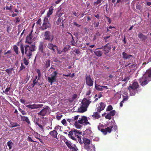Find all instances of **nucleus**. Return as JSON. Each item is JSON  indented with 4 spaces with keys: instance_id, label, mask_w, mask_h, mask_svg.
Masks as SVG:
<instances>
[{
    "instance_id": "1",
    "label": "nucleus",
    "mask_w": 151,
    "mask_h": 151,
    "mask_svg": "<svg viewBox=\"0 0 151 151\" xmlns=\"http://www.w3.org/2000/svg\"><path fill=\"white\" fill-rule=\"evenodd\" d=\"M25 54L27 57L30 58L32 55V52L36 50V46L35 45H32L30 46L26 45L25 46Z\"/></svg>"
},
{
    "instance_id": "2",
    "label": "nucleus",
    "mask_w": 151,
    "mask_h": 151,
    "mask_svg": "<svg viewBox=\"0 0 151 151\" xmlns=\"http://www.w3.org/2000/svg\"><path fill=\"white\" fill-rule=\"evenodd\" d=\"M139 85L138 82L134 81L132 84H130L127 88L130 92V95L133 96L135 95L136 92V89L138 88Z\"/></svg>"
},
{
    "instance_id": "3",
    "label": "nucleus",
    "mask_w": 151,
    "mask_h": 151,
    "mask_svg": "<svg viewBox=\"0 0 151 151\" xmlns=\"http://www.w3.org/2000/svg\"><path fill=\"white\" fill-rule=\"evenodd\" d=\"M44 40L52 42L54 38V36L49 31H46L44 33Z\"/></svg>"
},
{
    "instance_id": "4",
    "label": "nucleus",
    "mask_w": 151,
    "mask_h": 151,
    "mask_svg": "<svg viewBox=\"0 0 151 151\" xmlns=\"http://www.w3.org/2000/svg\"><path fill=\"white\" fill-rule=\"evenodd\" d=\"M57 74L58 72L56 71H55L52 72L50 77H47L48 81L50 83L51 85H52V83L56 81Z\"/></svg>"
},
{
    "instance_id": "5",
    "label": "nucleus",
    "mask_w": 151,
    "mask_h": 151,
    "mask_svg": "<svg viewBox=\"0 0 151 151\" xmlns=\"http://www.w3.org/2000/svg\"><path fill=\"white\" fill-rule=\"evenodd\" d=\"M51 24L49 23L48 18L45 17L42 26L41 27V28L42 30H45L50 27Z\"/></svg>"
},
{
    "instance_id": "6",
    "label": "nucleus",
    "mask_w": 151,
    "mask_h": 151,
    "mask_svg": "<svg viewBox=\"0 0 151 151\" xmlns=\"http://www.w3.org/2000/svg\"><path fill=\"white\" fill-rule=\"evenodd\" d=\"M82 140H83V143H84V148L88 151H89L90 150L89 146L90 143V139H88L87 138L83 137Z\"/></svg>"
},
{
    "instance_id": "7",
    "label": "nucleus",
    "mask_w": 151,
    "mask_h": 151,
    "mask_svg": "<svg viewBox=\"0 0 151 151\" xmlns=\"http://www.w3.org/2000/svg\"><path fill=\"white\" fill-rule=\"evenodd\" d=\"M138 81L140 83V85L143 86L147 84L149 81H150L151 80H150V79H148L147 78L143 76L140 78L139 79Z\"/></svg>"
},
{
    "instance_id": "8",
    "label": "nucleus",
    "mask_w": 151,
    "mask_h": 151,
    "mask_svg": "<svg viewBox=\"0 0 151 151\" xmlns=\"http://www.w3.org/2000/svg\"><path fill=\"white\" fill-rule=\"evenodd\" d=\"M86 84V85L90 86H93V80L91 78L90 75L86 74L85 75Z\"/></svg>"
},
{
    "instance_id": "9",
    "label": "nucleus",
    "mask_w": 151,
    "mask_h": 151,
    "mask_svg": "<svg viewBox=\"0 0 151 151\" xmlns=\"http://www.w3.org/2000/svg\"><path fill=\"white\" fill-rule=\"evenodd\" d=\"M66 145L67 146L68 148L73 151H77L78 149L75 145H73L71 142L68 140L65 142Z\"/></svg>"
},
{
    "instance_id": "10",
    "label": "nucleus",
    "mask_w": 151,
    "mask_h": 151,
    "mask_svg": "<svg viewBox=\"0 0 151 151\" xmlns=\"http://www.w3.org/2000/svg\"><path fill=\"white\" fill-rule=\"evenodd\" d=\"M81 124H83L84 125H86L90 124V123L87 121V118L86 116H83L81 118H79L78 121H76Z\"/></svg>"
},
{
    "instance_id": "11",
    "label": "nucleus",
    "mask_w": 151,
    "mask_h": 151,
    "mask_svg": "<svg viewBox=\"0 0 151 151\" xmlns=\"http://www.w3.org/2000/svg\"><path fill=\"white\" fill-rule=\"evenodd\" d=\"M50 108L49 106H45L44 109H42L39 112L37 113L38 115L44 116L49 111Z\"/></svg>"
},
{
    "instance_id": "12",
    "label": "nucleus",
    "mask_w": 151,
    "mask_h": 151,
    "mask_svg": "<svg viewBox=\"0 0 151 151\" xmlns=\"http://www.w3.org/2000/svg\"><path fill=\"white\" fill-rule=\"evenodd\" d=\"M102 48L103 49V50L104 51V53L105 54H106L108 53L109 50L111 49V47L109 43H108L104 46H103L102 47L97 48V49H101Z\"/></svg>"
},
{
    "instance_id": "13",
    "label": "nucleus",
    "mask_w": 151,
    "mask_h": 151,
    "mask_svg": "<svg viewBox=\"0 0 151 151\" xmlns=\"http://www.w3.org/2000/svg\"><path fill=\"white\" fill-rule=\"evenodd\" d=\"M43 104H29L27 105L26 107L28 108L29 109H37L41 108L43 106Z\"/></svg>"
},
{
    "instance_id": "14",
    "label": "nucleus",
    "mask_w": 151,
    "mask_h": 151,
    "mask_svg": "<svg viewBox=\"0 0 151 151\" xmlns=\"http://www.w3.org/2000/svg\"><path fill=\"white\" fill-rule=\"evenodd\" d=\"M106 106V104L105 103L101 102L98 104V107L97 109V111L99 112H100L102 111H103Z\"/></svg>"
},
{
    "instance_id": "15",
    "label": "nucleus",
    "mask_w": 151,
    "mask_h": 151,
    "mask_svg": "<svg viewBox=\"0 0 151 151\" xmlns=\"http://www.w3.org/2000/svg\"><path fill=\"white\" fill-rule=\"evenodd\" d=\"M47 47L52 51V52H55V49H58V46L55 45H53L51 43H48L47 45Z\"/></svg>"
},
{
    "instance_id": "16",
    "label": "nucleus",
    "mask_w": 151,
    "mask_h": 151,
    "mask_svg": "<svg viewBox=\"0 0 151 151\" xmlns=\"http://www.w3.org/2000/svg\"><path fill=\"white\" fill-rule=\"evenodd\" d=\"M91 102V101H90V100L87 99L86 98H84L83 100H82L81 105L88 107V105H89V104Z\"/></svg>"
},
{
    "instance_id": "17",
    "label": "nucleus",
    "mask_w": 151,
    "mask_h": 151,
    "mask_svg": "<svg viewBox=\"0 0 151 151\" xmlns=\"http://www.w3.org/2000/svg\"><path fill=\"white\" fill-rule=\"evenodd\" d=\"M111 127H110L109 126L108 127H106V126H105V128L103 131L102 132V133L104 135H106L107 133H110L111 132L112 129Z\"/></svg>"
},
{
    "instance_id": "18",
    "label": "nucleus",
    "mask_w": 151,
    "mask_h": 151,
    "mask_svg": "<svg viewBox=\"0 0 151 151\" xmlns=\"http://www.w3.org/2000/svg\"><path fill=\"white\" fill-rule=\"evenodd\" d=\"M68 136L69 138L71 139L74 140H76V137L77 136H76L74 135V133H73V130H71L70 131L69 133L68 134Z\"/></svg>"
},
{
    "instance_id": "19",
    "label": "nucleus",
    "mask_w": 151,
    "mask_h": 151,
    "mask_svg": "<svg viewBox=\"0 0 151 151\" xmlns=\"http://www.w3.org/2000/svg\"><path fill=\"white\" fill-rule=\"evenodd\" d=\"M122 58L124 59H132L133 58V56L131 55L128 54L124 52L122 53Z\"/></svg>"
},
{
    "instance_id": "20",
    "label": "nucleus",
    "mask_w": 151,
    "mask_h": 151,
    "mask_svg": "<svg viewBox=\"0 0 151 151\" xmlns=\"http://www.w3.org/2000/svg\"><path fill=\"white\" fill-rule=\"evenodd\" d=\"M49 134L53 138H57L58 132L55 130H52L50 132Z\"/></svg>"
},
{
    "instance_id": "21",
    "label": "nucleus",
    "mask_w": 151,
    "mask_h": 151,
    "mask_svg": "<svg viewBox=\"0 0 151 151\" xmlns=\"http://www.w3.org/2000/svg\"><path fill=\"white\" fill-rule=\"evenodd\" d=\"M144 76L151 81V69L147 70L146 71L145 75Z\"/></svg>"
},
{
    "instance_id": "22",
    "label": "nucleus",
    "mask_w": 151,
    "mask_h": 151,
    "mask_svg": "<svg viewBox=\"0 0 151 151\" xmlns=\"http://www.w3.org/2000/svg\"><path fill=\"white\" fill-rule=\"evenodd\" d=\"M88 107L81 105L80 107L78 109V112L81 113L87 111V108Z\"/></svg>"
},
{
    "instance_id": "23",
    "label": "nucleus",
    "mask_w": 151,
    "mask_h": 151,
    "mask_svg": "<svg viewBox=\"0 0 151 151\" xmlns=\"http://www.w3.org/2000/svg\"><path fill=\"white\" fill-rule=\"evenodd\" d=\"M99 113L98 111L93 113V115H92V117L95 119H99L100 117V115H99Z\"/></svg>"
},
{
    "instance_id": "24",
    "label": "nucleus",
    "mask_w": 151,
    "mask_h": 151,
    "mask_svg": "<svg viewBox=\"0 0 151 151\" xmlns=\"http://www.w3.org/2000/svg\"><path fill=\"white\" fill-rule=\"evenodd\" d=\"M21 120L26 122L28 124H30V121L27 117L23 116H21Z\"/></svg>"
},
{
    "instance_id": "25",
    "label": "nucleus",
    "mask_w": 151,
    "mask_h": 151,
    "mask_svg": "<svg viewBox=\"0 0 151 151\" xmlns=\"http://www.w3.org/2000/svg\"><path fill=\"white\" fill-rule=\"evenodd\" d=\"M54 7L52 6H51L49 8L48 11L47 12V18L49 17L52 14L53 10H54Z\"/></svg>"
},
{
    "instance_id": "26",
    "label": "nucleus",
    "mask_w": 151,
    "mask_h": 151,
    "mask_svg": "<svg viewBox=\"0 0 151 151\" xmlns=\"http://www.w3.org/2000/svg\"><path fill=\"white\" fill-rule=\"evenodd\" d=\"M138 37L141 39L142 41H145L147 39V37L141 33L139 32L138 35Z\"/></svg>"
},
{
    "instance_id": "27",
    "label": "nucleus",
    "mask_w": 151,
    "mask_h": 151,
    "mask_svg": "<svg viewBox=\"0 0 151 151\" xmlns=\"http://www.w3.org/2000/svg\"><path fill=\"white\" fill-rule=\"evenodd\" d=\"M43 44L44 43L43 42H40L39 45L38 50L42 53L44 52L43 50L44 47Z\"/></svg>"
},
{
    "instance_id": "28",
    "label": "nucleus",
    "mask_w": 151,
    "mask_h": 151,
    "mask_svg": "<svg viewBox=\"0 0 151 151\" xmlns=\"http://www.w3.org/2000/svg\"><path fill=\"white\" fill-rule=\"evenodd\" d=\"M103 0H97V1L93 3V5L96 7H99L101 5V2Z\"/></svg>"
},
{
    "instance_id": "29",
    "label": "nucleus",
    "mask_w": 151,
    "mask_h": 151,
    "mask_svg": "<svg viewBox=\"0 0 151 151\" xmlns=\"http://www.w3.org/2000/svg\"><path fill=\"white\" fill-rule=\"evenodd\" d=\"M95 87L96 90L99 91H102L104 90V88H102V86H101L99 85H97L96 83L95 84Z\"/></svg>"
},
{
    "instance_id": "30",
    "label": "nucleus",
    "mask_w": 151,
    "mask_h": 151,
    "mask_svg": "<svg viewBox=\"0 0 151 151\" xmlns=\"http://www.w3.org/2000/svg\"><path fill=\"white\" fill-rule=\"evenodd\" d=\"M109 126L110 127H111V129H112V128H113V129L115 131H116L117 129V125L115 124L114 123L112 122H111V124H110V125Z\"/></svg>"
},
{
    "instance_id": "31",
    "label": "nucleus",
    "mask_w": 151,
    "mask_h": 151,
    "mask_svg": "<svg viewBox=\"0 0 151 151\" xmlns=\"http://www.w3.org/2000/svg\"><path fill=\"white\" fill-rule=\"evenodd\" d=\"M38 120H36V121H35H35H34V122H35V124L37 125L38 126V127H40V129H41L42 131L44 132V129H43V125L41 124H40L39 123H38Z\"/></svg>"
},
{
    "instance_id": "32",
    "label": "nucleus",
    "mask_w": 151,
    "mask_h": 151,
    "mask_svg": "<svg viewBox=\"0 0 151 151\" xmlns=\"http://www.w3.org/2000/svg\"><path fill=\"white\" fill-rule=\"evenodd\" d=\"M73 133H74V135H75L76 136H79L78 134H81L82 133L81 132H80L76 129H74L73 130Z\"/></svg>"
},
{
    "instance_id": "33",
    "label": "nucleus",
    "mask_w": 151,
    "mask_h": 151,
    "mask_svg": "<svg viewBox=\"0 0 151 151\" xmlns=\"http://www.w3.org/2000/svg\"><path fill=\"white\" fill-rule=\"evenodd\" d=\"M73 133H74V135H75L76 136H79L78 134H81L82 133L81 132H80L76 129H74L73 130Z\"/></svg>"
},
{
    "instance_id": "34",
    "label": "nucleus",
    "mask_w": 151,
    "mask_h": 151,
    "mask_svg": "<svg viewBox=\"0 0 151 151\" xmlns=\"http://www.w3.org/2000/svg\"><path fill=\"white\" fill-rule=\"evenodd\" d=\"M104 126L102 124H99L98 126V129L101 132H102L104 130Z\"/></svg>"
},
{
    "instance_id": "35",
    "label": "nucleus",
    "mask_w": 151,
    "mask_h": 151,
    "mask_svg": "<svg viewBox=\"0 0 151 151\" xmlns=\"http://www.w3.org/2000/svg\"><path fill=\"white\" fill-rule=\"evenodd\" d=\"M94 53L98 57L101 56L102 54V52L100 51H96L94 52Z\"/></svg>"
},
{
    "instance_id": "36",
    "label": "nucleus",
    "mask_w": 151,
    "mask_h": 151,
    "mask_svg": "<svg viewBox=\"0 0 151 151\" xmlns=\"http://www.w3.org/2000/svg\"><path fill=\"white\" fill-rule=\"evenodd\" d=\"M10 127L11 128H13L15 127H17V126L19 127L20 125L19 124H17V123H14L13 122H11L10 123Z\"/></svg>"
},
{
    "instance_id": "37",
    "label": "nucleus",
    "mask_w": 151,
    "mask_h": 151,
    "mask_svg": "<svg viewBox=\"0 0 151 151\" xmlns=\"http://www.w3.org/2000/svg\"><path fill=\"white\" fill-rule=\"evenodd\" d=\"M13 48L14 51L16 53V54H18V47H17V46L15 45H14L13 46Z\"/></svg>"
},
{
    "instance_id": "38",
    "label": "nucleus",
    "mask_w": 151,
    "mask_h": 151,
    "mask_svg": "<svg viewBox=\"0 0 151 151\" xmlns=\"http://www.w3.org/2000/svg\"><path fill=\"white\" fill-rule=\"evenodd\" d=\"M13 142L11 141H9L7 143V145H8L9 147V150H11L12 149V145H13Z\"/></svg>"
},
{
    "instance_id": "39",
    "label": "nucleus",
    "mask_w": 151,
    "mask_h": 151,
    "mask_svg": "<svg viewBox=\"0 0 151 151\" xmlns=\"http://www.w3.org/2000/svg\"><path fill=\"white\" fill-rule=\"evenodd\" d=\"M18 110L19 111V112L21 113V114H22L23 115H26V111L22 109L20 107H18Z\"/></svg>"
},
{
    "instance_id": "40",
    "label": "nucleus",
    "mask_w": 151,
    "mask_h": 151,
    "mask_svg": "<svg viewBox=\"0 0 151 151\" xmlns=\"http://www.w3.org/2000/svg\"><path fill=\"white\" fill-rule=\"evenodd\" d=\"M69 33L70 34L72 38V40L70 41L72 45L73 46H76V42L74 40L72 35L70 33Z\"/></svg>"
},
{
    "instance_id": "41",
    "label": "nucleus",
    "mask_w": 151,
    "mask_h": 151,
    "mask_svg": "<svg viewBox=\"0 0 151 151\" xmlns=\"http://www.w3.org/2000/svg\"><path fill=\"white\" fill-rule=\"evenodd\" d=\"M37 136H35V138H36L37 139H38V140H39L40 142H41L42 143V144H44V143L43 142L42 140V139L41 138H39L38 137V136H39V137H40V134H38V133H37Z\"/></svg>"
},
{
    "instance_id": "42",
    "label": "nucleus",
    "mask_w": 151,
    "mask_h": 151,
    "mask_svg": "<svg viewBox=\"0 0 151 151\" xmlns=\"http://www.w3.org/2000/svg\"><path fill=\"white\" fill-rule=\"evenodd\" d=\"M77 137V138L78 140L79 143H80V144H82V143H83V140L81 139V136H78Z\"/></svg>"
},
{
    "instance_id": "43",
    "label": "nucleus",
    "mask_w": 151,
    "mask_h": 151,
    "mask_svg": "<svg viewBox=\"0 0 151 151\" xmlns=\"http://www.w3.org/2000/svg\"><path fill=\"white\" fill-rule=\"evenodd\" d=\"M79 123H78L77 122H75L74 123V125H75L76 128L78 129H81L82 127V126L79 124Z\"/></svg>"
},
{
    "instance_id": "44",
    "label": "nucleus",
    "mask_w": 151,
    "mask_h": 151,
    "mask_svg": "<svg viewBox=\"0 0 151 151\" xmlns=\"http://www.w3.org/2000/svg\"><path fill=\"white\" fill-rule=\"evenodd\" d=\"M75 120L74 119V118L73 117L71 119H67V121L70 123H73L75 122Z\"/></svg>"
},
{
    "instance_id": "45",
    "label": "nucleus",
    "mask_w": 151,
    "mask_h": 151,
    "mask_svg": "<svg viewBox=\"0 0 151 151\" xmlns=\"http://www.w3.org/2000/svg\"><path fill=\"white\" fill-rule=\"evenodd\" d=\"M32 31H31L30 33L29 34L28 36H27V39L28 40H30L32 38Z\"/></svg>"
},
{
    "instance_id": "46",
    "label": "nucleus",
    "mask_w": 151,
    "mask_h": 151,
    "mask_svg": "<svg viewBox=\"0 0 151 151\" xmlns=\"http://www.w3.org/2000/svg\"><path fill=\"white\" fill-rule=\"evenodd\" d=\"M77 95L76 94H74L73 95L72 99H71V100H70L69 101L72 102L75 99L77 98Z\"/></svg>"
},
{
    "instance_id": "47",
    "label": "nucleus",
    "mask_w": 151,
    "mask_h": 151,
    "mask_svg": "<svg viewBox=\"0 0 151 151\" xmlns=\"http://www.w3.org/2000/svg\"><path fill=\"white\" fill-rule=\"evenodd\" d=\"M73 14L76 17H78L80 15L79 13V12L77 10L76 11L73 12Z\"/></svg>"
},
{
    "instance_id": "48",
    "label": "nucleus",
    "mask_w": 151,
    "mask_h": 151,
    "mask_svg": "<svg viewBox=\"0 0 151 151\" xmlns=\"http://www.w3.org/2000/svg\"><path fill=\"white\" fill-rule=\"evenodd\" d=\"M20 49L22 53V55L24 54V45L22 44H21L20 46Z\"/></svg>"
},
{
    "instance_id": "49",
    "label": "nucleus",
    "mask_w": 151,
    "mask_h": 151,
    "mask_svg": "<svg viewBox=\"0 0 151 151\" xmlns=\"http://www.w3.org/2000/svg\"><path fill=\"white\" fill-rule=\"evenodd\" d=\"M113 109V108L111 105H109L107 107L106 111H110L112 110Z\"/></svg>"
},
{
    "instance_id": "50",
    "label": "nucleus",
    "mask_w": 151,
    "mask_h": 151,
    "mask_svg": "<svg viewBox=\"0 0 151 151\" xmlns=\"http://www.w3.org/2000/svg\"><path fill=\"white\" fill-rule=\"evenodd\" d=\"M62 20V18H59L57 20L56 22V24L57 25H59L60 24V22L61 20Z\"/></svg>"
},
{
    "instance_id": "51",
    "label": "nucleus",
    "mask_w": 151,
    "mask_h": 151,
    "mask_svg": "<svg viewBox=\"0 0 151 151\" xmlns=\"http://www.w3.org/2000/svg\"><path fill=\"white\" fill-rule=\"evenodd\" d=\"M36 71L37 73H38V79L40 78L41 76V73H40V70L39 69H37L36 70Z\"/></svg>"
},
{
    "instance_id": "52",
    "label": "nucleus",
    "mask_w": 151,
    "mask_h": 151,
    "mask_svg": "<svg viewBox=\"0 0 151 151\" xmlns=\"http://www.w3.org/2000/svg\"><path fill=\"white\" fill-rule=\"evenodd\" d=\"M27 140H28V142H37V141H35L33 140H32V138L31 137H30L29 136H28V137L27 138Z\"/></svg>"
},
{
    "instance_id": "53",
    "label": "nucleus",
    "mask_w": 151,
    "mask_h": 151,
    "mask_svg": "<svg viewBox=\"0 0 151 151\" xmlns=\"http://www.w3.org/2000/svg\"><path fill=\"white\" fill-rule=\"evenodd\" d=\"M70 47V45H68L67 47H64L63 49V51L65 52L68 51Z\"/></svg>"
},
{
    "instance_id": "54",
    "label": "nucleus",
    "mask_w": 151,
    "mask_h": 151,
    "mask_svg": "<svg viewBox=\"0 0 151 151\" xmlns=\"http://www.w3.org/2000/svg\"><path fill=\"white\" fill-rule=\"evenodd\" d=\"M110 114V115L112 116H113L115 115V110H112L110 112V113L108 114Z\"/></svg>"
},
{
    "instance_id": "55",
    "label": "nucleus",
    "mask_w": 151,
    "mask_h": 151,
    "mask_svg": "<svg viewBox=\"0 0 151 151\" xmlns=\"http://www.w3.org/2000/svg\"><path fill=\"white\" fill-rule=\"evenodd\" d=\"M111 115H110V114H108L105 116V118L106 119L110 120L111 119Z\"/></svg>"
},
{
    "instance_id": "56",
    "label": "nucleus",
    "mask_w": 151,
    "mask_h": 151,
    "mask_svg": "<svg viewBox=\"0 0 151 151\" xmlns=\"http://www.w3.org/2000/svg\"><path fill=\"white\" fill-rule=\"evenodd\" d=\"M13 68H9L5 70V71L8 73H9L11 72L13 70Z\"/></svg>"
},
{
    "instance_id": "57",
    "label": "nucleus",
    "mask_w": 151,
    "mask_h": 151,
    "mask_svg": "<svg viewBox=\"0 0 151 151\" xmlns=\"http://www.w3.org/2000/svg\"><path fill=\"white\" fill-rule=\"evenodd\" d=\"M24 63L26 65H27L29 63V62L28 60H27L25 58L24 59Z\"/></svg>"
},
{
    "instance_id": "58",
    "label": "nucleus",
    "mask_w": 151,
    "mask_h": 151,
    "mask_svg": "<svg viewBox=\"0 0 151 151\" xmlns=\"http://www.w3.org/2000/svg\"><path fill=\"white\" fill-rule=\"evenodd\" d=\"M10 87H8L6 88L5 89V94H7V95H8V93H7V92H8V91H9L10 90Z\"/></svg>"
},
{
    "instance_id": "59",
    "label": "nucleus",
    "mask_w": 151,
    "mask_h": 151,
    "mask_svg": "<svg viewBox=\"0 0 151 151\" xmlns=\"http://www.w3.org/2000/svg\"><path fill=\"white\" fill-rule=\"evenodd\" d=\"M50 60H47L45 63V66H50Z\"/></svg>"
},
{
    "instance_id": "60",
    "label": "nucleus",
    "mask_w": 151,
    "mask_h": 151,
    "mask_svg": "<svg viewBox=\"0 0 151 151\" xmlns=\"http://www.w3.org/2000/svg\"><path fill=\"white\" fill-rule=\"evenodd\" d=\"M128 99V96H124V98H123V100L122 101L124 102L126 101H127Z\"/></svg>"
},
{
    "instance_id": "61",
    "label": "nucleus",
    "mask_w": 151,
    "mask_h": 151,
    "mask_svg": "<svg viewBox=\"0 0 151 151\" xmlns=\"http://www.w3.org/2000/svg\"><path fill=\"white\" fill-rule=\"evenodd\" d=\"M42 20L40 18L38 19L37 23L39 24L40 25H41L42 24Z\"/></svg>"
},
{
    "instance_id": "62",
    "label": "nucleus",
    "mask_w": 151,
    "mask_h": 151,
    "mask_svg": "<svg viewBox=\"0 0 151 151\" xmlns=\"http://www.w3.org/2000/svg\"><path fill=\"white\" fill-rule=\"evenodd\" d=\"M12 5H11L9 7L6 6L5 8L6 10H11L12 9Z\"/></svg>"
},
{
    "instance_id": "63",
    "label": "nucleus",
    "mask_w": 151,
    "mask_h": 151,
    "mask_svg": "<svg viewBox=\"0 0 151 151\" xmlns=\"http://www.w3.org/2000/svg\"><path fill=\"white\" fill-rule=\"evenodd\" d=\"M129 80V77H127L124 78L122 80V81H128Z\"/></svg>"
},
{
    "instance_id": "64",
    "label": "nucleus",
    "mask_w": 151,
    "mask_h": 151,
    "mask_svg": "<svg viewBox=\"0 0 151 151\" xmlns=\"http://www.w3.org/2000/svg\"><path fill=\"white\" fill-rule=\"evenodd\" d=\"M73 24L78 27H80L81 26V25L78 24L76 22H73Z\"/></svg>"
}]
</instances>
